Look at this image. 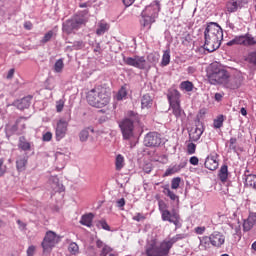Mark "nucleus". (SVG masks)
Segmentation results:
<instances>
[{
    "mask_svg": "<svg viewBox=\"0 0 256 256\" xmlns=\"http://www.w3.org/2000/svg\"><path fill=\"white\" fill-rule=\"evenodd\" d=\"M226 9L228 13H236V11L241 8L239 7L237 0H229L226 2Z\"/></svg>",
    "mask_w": 256,
    "mask_h": 256,
    "instance_id": "a878e982",
    "label": "nucleus"
},
{
    "mask_svg": "<svg viewBox=\"0 0 256 256\" xmlns=\"http://www.w3.org/2000/svg\"><path fill=\"white\" fill-rule=\"evenodd\" d=\"M170 111H172V114L176 119H185V110L181 108V104L170 105Z\"/></svg>",
    "mask_w": 256,
    "mask_h": 256,
    "instance_id": "6ab92c4d",
    "label": "nucleus"
},
{
    "mask_svg": "<svg viewBox=\"0 0 256 256\" xmlns=\"http://www.w3.org/2000/svg\"><path fill=\"white\" fill-rule=\"evenodd\" d=\"M167 99L169 105H179L181 104V93L177 89H173L168 92Z\"/></svg>",
    "mask_w": 256,
    "mask_h": 256,
    "instance_id": "f3484780",
    "label": "nucleus"
},
{
    "mask_svg": "<svg viewBox=\"0 0 256 256\" xmlns=\"http://www.w3.org/2000/svg\"><path fill=\"white\" fill-rule=\"evenodd\" d=\"M187 73H188V75H195V73H197V67L189 66L187 68Z\"/></svg>",
    "mask_w": 256,
    "mask_h": 256,
    "instance_id": "4d7b16f0",
    "label": "nucleus"
},
{
    "mask_svg": "<svg viewBox=\"0 0 256 256\" xmlns=\"http://www.w3.org/2000/svg\"><path fill=\"white\" fill-rule=\"evenodd\" d=\"M3 163H5V161L3 160V158H0V177H3L5 175V168H3Z\"/></svg>",
    "mask_w": 256,
    "mask_h": 256,
    "instance_id": "052dcab7",
    "label": "nucleus"
},
{
    "mask_svg": "<svg viewBox=\"0 0 256 256\" xmlns=\"http://www.w3.org/2000/svg\"><path fill=\"white\" fill-rule=\"evenodd\" d=\"M18 147L22 151H31V143H29L23 136L19 138Z\"/></svg>",
    "mask_w": 256,
    "mask_h": 256,
    "instance_id": "c85d7f7f",
    "label": "nucleus"
},
{
    "mask_svg": "<svg viewBox=\"0 0 256 256\" xmlns=\"http://www.w3.org/2000/svg\"><path fill=\"white\" fill-rule=\"evenodd\" d=\"M13 75H15V69H10L9 71H8V74H7V76H6V79H11L12 77H13Z\"/></svg>",
    "mask_w": 256,
    "mask_h": 256,
    "instance_id": "338daca9",
    "label": "nucleus"
},
{
    "mask_svg": "<svg viewBox=\"0 0 256 256\" xmlns=\"http://www.w3.org/2000/svg\"><path fill=\"white\" fill-rule=\"evenodd\" d=\"M159 11H161V5L159 1H154L150 5L146 6L141 12L140 25L144 29H151L155 19L159 17Z\"/></svg>",
    "mask_w": 256,
    "mask_h": 256,
    "instance_id": "7ed1b4c3",
    "label": "nucleus"
},
{
    "mask_svg": "<svg viewBox=\"0 0 256 256\" xmlns=\"http://www.w3.org/2000/svg\"><path fill=\"white\" fill-rule=\"evenodd\" d=\"M63 107H65V100L60 99L56 102V111L57 113H61L63 111Z\"/></svg>",
    "mask_w": 256,
    "mask_h": 256,
    "instance_id": "8fccbe9b",
    "label": "nucleus"
},
{
    "mask_svg": "<svg viewBox=\"0 0 256 256\" xmlns=\"http://www.w3.org/2000/svg\"><path fill=\"white\" fill-rule=\"evenodd\" d=\"M85 47V43L83 41H75L72 45V48L76 51H79V49H83Z\"/></svg>",
    "mask_w": 256,
    "mask_h": 256,
    "instance_id": "3c124183",
    "label": "nucleus"
},
{
    "mask_svg": "<svg viewBox=\"0 0 256 256\" xmlns=\"http://www.w3.org/2000/svg\"><path fill=\"white\" fill-rule=\"evenodd\" d=\"M149 63H158L159 62V54H149L147 57Z\"/></svg>",
    "mask_w": 256,
    "mask_h": 256,
    "instance_id": "09e8293b",
    "label": "nucleus"
},
{
    "mask_svg": "<svg viewBox=\"0 0 256 256\" xmlns=\"http://www.w3.org/2000/svg\"><path fill=\"white\" fill-rule=\"evenodd\" d=\"M179 185H181V178H173L171 181V189H179Z\"/></svg>",
    "mask_w": 256,
    "mask_h": 256,
    "instance_id": "49530a36",
    "label": "nucleus"
},
{
    "mask_svg": "<svg viewBox=\"0 0 256 256\" xmlns=\"http://www.w3.org/2000/svg\"><path fill=\"white\" fill-rule=\"evenodd\" d=\"M200 245L199 248L201 251H207L211 247V238L210 236H203L199 238Z\"/></svg>",
    "mask_w": 256,
    "mask_h": 256,
    "instance_id": "393cba45",
    "label": "nucleus"
},
{
    "mask_svg": "<svg viewBox=\"0 0 256 256\" xmlns=\"http://www.w3.org/2000/svg\"><path fill=\"white\" fill-rule=\"evenodd\" d=\"M31 99H33V97L26 96L20 100L14 101L13 105L20 111H23V109H29V107H31Z\"/></svg>",
    "mask_w": 256,
    "mask_h": 256,
    "instance_id": "a211bd4d",
    "label": "nucleus"
},
{
    "mask_svg": "<svg viewBox=\"0 0 256 256\" xmlns=\"http://www.w3.org/2000/svg\"><path fill=\"white\" fill-rule=\"evenodd\" d=\"M109 31V24L105 22H100L98 24V28L96 29V34L97 35H105Z\"/></svg>",
    "mask_w": 256,
    "mask_h": 256,
    "instance_id": "72a5a7b5",
    "label": "nucleus"
},
{
    "mask_svg": "<svg viewBox=\"0 0 256 256\" xmlns=\"http://www.w3.org/2000/svg\"><path fill=\"white\" fill-rule=\"evenodd\" d=\"M142 109H149L153 105V99L149 94H145L141 100Z\"/></svg>",
    "mask_w": 256,
    "mask_h": 256,
    "instance_id": "c756f323",
    "label": "nucleus"
},
{
    "mask_svg": "<svg viewBox=\"0 0 256 256\" xmlns=\"http://www.w3.org/2000/svg\"><path fill=\"white\" fill-rule=\"evenodd\" d=\"M89 11L83 10L74 15L70 20L63 23V31L70 35L74 31H79L87 23L89 17Z\"/></svg>",
    "mask_w": 256,
    "mask_h": 256,
    "instance_id": "39448f33",
    "label": "nucleus"
},
{
    "mask_svg": "<svg viewBox=\"0 0 256 256\" xmlns=\"http://www.w3.org/2000/svg\"><path fill=\"white\" fill-rule=\"evenodd\" d=\"M64 67H65V63H63V58H60L54 64V72L62 73Z\"/></svg>",
    "mask_w": 256,
    "mask_h": 256,
    "instance_id": "4c0bfd02",
    "label": "nucleus"
},
{
    "mask_svg": "<svg viewBox=\"0 0 256 256\" xmlns=\"http://www.w3.org/2000/svg\"><path fill=\"white\" fill-rule=\"evenodd\" d=\"M117 101H123V99H127V88L122 86L116 95Z\"/></svg>",
    "mask_w": 256,
    "mask_h": 256,
    "instance_id": "58836bf2",
    "label": "nucleus"
},
{
    "mask_svg": "<svg viewBox=\"0 0 256 256\" xmlns=\"http://www.w3.org/2000/svg\"><path fill=\"white\" fill-rule=\"evenodd\" d=\"M94 217L95 215L93 213L84 214L80 219V224L84 225L85 227H93Z\"/></svg>",
    "mask_w": 256,
    "mask_h": 256,
    "instance_id": "4be33fe9",
    "label": "nucleus"
},
{
    "mask_svg": "<svg viewBox=\"0 0 256 256\" xmlns=\"http://www.w3.org/2000/svg\"><path fill=\"white\" fill-rule=\"evenodd\" d=\"M96 227H98V229H104V231H111V227L107 224L105 219L98 220L96 222Z\"/></svg>",
    "mask_w": 256,
    "mask_h": 256,
    "instance_id": "ea45409f",
    "label": "nucleus"
},
{
    "mask_svg": "<svg viewBox=\"0 0 256 256\" xmlns=\"http://www.w3.org/2000/svg\"><path fill=\"white\" fill-rule=\"evenodd\" d=\"M122 61L129 67H135V69L145 70L147 67V60L143 56L127 57L122 54Z\"/></svg>",
    "mask_w": 256,
    "mask_h": 256,
    "instance_id": "6e6552de",
    "label": "nucleus"
},
{
    "mask_svg": "<svg viewBox=\"0 0 256 256\" xmlns=\"http://www.w3.org/2000/svg\"><path fill=\"white\" fill-rule=\"evenodd\" d=\"M161 143V134L157 132H150L144 137L145 147H159Z\"/></svg>",
    "mask_w": 256,
    "mask_h": 256,
    "instance_id": "9b49d317",
    "label": "nucleus"
},
{
    "mask_svg": "<svg viewBox=\"0 0 256 256\" xmlns=\"http://www.w3.org/2000/svg\"><path fill=\"white\" fill-rule=\"evenodd\" d=\"M211 245L213 247H221L225 244V236L221 232H213L210 235Z\"/></svg>",
    "mask_w": 256,
    "mask_h": 256,
    "instance_id": "dca6fc26",
    "label": "nucleus"
},
{
    "mask_svg": "<svg viewBox=\"0 0 256 256\" xmlns=\"http://www.w3.org/2000/svg\"><path fill=\"white\" fill-rule=\"evenodd\" d=\"M256 226V212H250L247 219L243 220V231L249 233Z\"/></svg>",
    "mask_w": 256,
    "mask_h": 256,
    "instance_id": "2eb2a0df",
    "label": "nucleus"
},
{
    "mask_svg": "<svg viewBox=\"0 0 256 256\" xmlns=\"http://www.w3.org/2000/svg\"><path fill=\"white\" fill-rule=\"evenodd\" d=\"M207 77L210 85H224L229 79V72L221 68L219 64H212Z\"/></svg>",
    "mask_w": 256,
    "mask_h": 256,
    "instance_id": "0eeeda50",
    "label": "nucleus"
},
{
    "mask_svg": "<svg viewBox=\"0 0 256 256\" xmlns=\"http://www.w3.org/2000/svg\"><path fill=\"white\" fill-rule=\"evenodd\" d=\"M241 85H243V77L239 74L234 76H228L226 82H224V87H226V89H239Z\"/></svg>",
    "mask_w": 256,
    "mask_h": 256,
    "instance_id": "f8f14e48",
    "label": "nucleus"
},
{
    "mask_svg": "<svg viewBox=\"0 0 256 256\" xmlns=\"http://www.w3.org/2000/svg\"><path fill=\"white\" fill-rule=\"evenodd\" d=\"M223 41V28L217 22H209L204 30V49L213 53L221 47Z\"/></svg>",
    "mask_w": 256,
    "mask_h": 256,
    "instance_id": "f257e3e1",
    "label": "nucleus"
},
{
    "mask_svg": "<svg viewBox=\"0 0 256 256\" xmlns=\"http://www.w3.org/2000/svg\"><path fill=\"white\" fill-rule=\"evenodd\" d=\"M163 193H164V195L169 197V199H171V201H179V197L175 194V192L171 191V189H169V187H165L163 190Z\"/></svg>",
    "mask_w": 256,
    "mask_h": 256,
    "instance_id": "e433bc0d",
    "label": "nucleus"
},
{
    "mask_svg": "<svg viewBox=\"0 0 256 256\" xmlns=\"http://www.w3.org/2000/svg\"><path fill=\"white\" fill-rule=\"evenodd\" d=\"M115 165H116V170L117 171H121L122 167H125V158L123 157V155L118 154L116 156Z\"/></svg>",
    "mask_w": 256,
    "mask_h": 256,
    "instance_id": "c9c22d12",
    "label": "nucleus"
},
{
    "mask_svg": "<svg viewBox=\"0 0 256 256\" xmlns=\"http://www.w3.org/2000/svg\"><path fill=\"white\" fill-rule=\"evenodd\" d=\"M24 29H26L27 31H31V29H33V23H31V21H26L24 23Z\"/></svg>",
    "mask_w": 256,
    "mask_h": 256,
    "instance_id": "e2e57ef3",
    "label": "nucleus"
},
{
    "mask_svg": "<svg viewBox=\"0 0 256 256\" xmlns=\"http://www.w3.org/2000/svg\"><path fill=\"white\" fill-rule=\"evenodd\" d=\"M68 251L73 255H75L76 253H79V245H77V243L75 242L70 243L68 246Z\"/></svg>",
    "mask_w": 256,
    "mask_h": 256,
    "instance_id": "37998d69",
    "label": "nucleus"
},
{
    "mask_svg": "<svg viewBox=\"0 0 256 256\" xmlns=\"http://www.w3.org/2000/svg\"><path fill=\"white\" fill-rule=\"evenodd\" d=\"M27 255L28 256H33L35 255V246H29L27 249Z\"/></svg>",
    "mask_w": 256,
    "mask_h": 256,
    "instance_id": "0e129e2a",
    "label": "nucleus"
},
{
    "mask_svg": "<svg viewBox=\"0 0 256 256\" xmlns=\"http://www.w3.org/2000/svg\"><path fill=\"white\" fill-rule=\"evenodd\" d=\"M57 243H59V237L57 234L53 231H48L46 232L42 242L43 250L49 252L51 249H53V247H55V245H57Z\"/></svg>",
    "mask_w": 256,
    "mask_h": 256,
    "instance_id": "9d476101",
    "label": "nucleus"
},
{
    "mask_svg": "<svg viewBox=\"0 0 256 256\" xmlns=\"http://www.w3.org/2000/svg\"><path fill=\"white\" fill-rule=\"evenodd\" d=\"M245 185L252 187L256 191V175L249 174L245 178Z\"/></svg>",
    "mask_w": 256,
    "mask_h": 256,
    "instance_id": "2f4dec72",
    "label": "nucleus"
},
{
    "mask_svg": "<svg viewBox=\"0 0 256 256\" xmlns=\"http://www.w3.org/2000/svg\"><path fill=\"white\" fill-rule=\"evenodd\" d=\"M171 63V51L170 50H165L162 56L161 60V66L162 67H167Z\"/></svg>",
    "mask_w": 256,
    "mask_h": 256,
    "instance_id": "473e14b6",
    "label": "nucleus"
},
{
    "mask_svg": "<svg viewBox=\"0 0 256 256\" xmlns=\"http://www.w3.org/2000/svg\"><path fill=\"white\" fill-rule=\"evenodd\" d=\"M233 45H237V40L235 37L232 40H230L229 42H227L228 47H233Z\"/></svg>",
    "mask_w": 256,
    "mask_h": 256,
    "instance_id": "774afa93",
    "label": "nucleus"
},
{
    "mask_svg": "<svg viewBox=\"0 0 256 256\" xmlns=\"http://www.w3.org/2000/svg\"><path fill=\"white\" fill-rule=\"evenodd\" d=\"M89 131H91V133L94 132L93 128H85L83 129L80 133H79V139L81 141V143H86V141L89 139Z\"/></svg>",
    "mask_w": 256,
    "mask_h": 256,
    "instance_id": "7c9ffc66",
    "label": "nucleus"
},
{
    "mask_svg": "<svg viewBox=\"0 0 256 256\" xmlns=\"http://www.w3.org/2000/svg\"><path fill=\"white\" fill-rule=\"evenodd\" d=\"M189 161L190 165H199V158L197 156H192Z\"/></svg>",
    "mask_w": 256,
    "mask_h": 256,
    "instance_id": "680f3d73",
    "label": "nucleus"
},
{
    "mask_svg": "<svg viewBox=\"0 0 256 256\" xmlns=\"http://www.w3.org/2000/svg\"><path fill=\"white\" fill-rule=\"evenodd\" d=\"M158 208L161 215H163L165 211H169V206H167V203H165L163 200L158 202Z\"/></svg>",
    "mask_w": 256,
    "mask_h": 256,
    "instance_id": "c03bdc74",
    "label": "nucleus"
},
{
    "mask_svg": "<svg viewBox=\"0 0 256 256\" xmlns=\"http://www.w3.org/2000/svg\"><path fill=\"white\" fill-rule=\"evenodd\" d=\"M218 177L222 183H227V179H229V167L226 164L221 166Z\"/></svg>",
    "mask_w": 256,
    "mask_h": 256,
    "instance_id": "b1692460",
    "label": "nucleus"
},
{
    "mask_svg": "<svg viewBox=\"0 0 256 256\" xmlns=\"http://www.w3.org/2000/svg\"><path fill=\"white\" fill-rule=\"evenodd\" d=\"M222 127H223V115H220L217 117V119L214 120V128L221 129Z\"/></svg>",
    "mask_w": 256,
    "mask_h": 256,
    "instance_id": "a18cd8bd",
    "label": "nucleus"
},
{
    "mask_svg": "<svg viewBox=\"0 0 256 256\" xmlns=\"http://www.w3.org/2000/svg\"><path fill=\"white\" fill-rule=\"evenodd\" d=\"M116 207H118V209H121V211H123V208L125 207V198H120L116 201Z\"/></svg>",
    "mask_w": 256,
    "mask_h": 256,
    "instance_id": "603ef678",
    "label": "nucleus"
},
{
    "mask_svg": "<svg viewBox=\"0 0 256 256\" xmlns=\"http://www.w3.org/2000/svg\"><path fill=\"white\" fill-rule=\"evenodd\" d=\"M50 181L52 183V189L55 191V193H63V191H65V186L59 182V178L57 176L50 178Z\"/></svg>",
    "mask_w": 256,
    "mask_h": 256,
    "instance_id": "412c9836",
    "label": "nucleus"
},
{
    "mask_svg": "<svg viewBox=\"0 0 256 256\" xmlns=\"http://www.w3.org/2000/svg\"><path fill=\"white\" fill-rule=\"evenodd\" d=\"M51 139H53V133H51V132H46L42 136V140L44 142H49V141H51Z\"/></svg>",
    "mask_w": 256,
    "mask_h": 256,
    "instance_id": "864d4df0",
    "label": "nucleus"
},
{
    "mask_svg": "<svg viewBox=\"0 0 256 256\" xmlns=\"http://www.w3.org/2000/svg\"><path fill=\"white\" fill-rule=\"evenodd\" d=\"M125 7H131L133 3H135V0H122Z\"/></svg>",
    "mask_w": 256,
    "mask_h": 256,
    "instance_id": "69168bd1",
    "label": "nucleus"
},
{
    "mask_svg": "<svg viewBox=\"0 0 256 256\" xmlns=\"http://www.w3.org/2000/svg\"><path fill=\"white\" fill-rule=\"evenodd\" d=\"M205 226H198L195 228V233L197 235H203L205 233Z\"/></svg>",
    "mask_w": 256,
    "mask_h": 256,
    "instance_id": "6e6d98bb",
    "label": "nucleus"
},
{
    "mask_svg": "<svg viewBox=\"0 0 256 256\" xmlns=\"http://www.w3.org/2000/svg\"><path fill=\"white\" fill-rule=\"evenodd\" d=\"M67 127H69V123L67 121L59 120L57 122L55 128L56 141H61V139H64L65 135H67Z\"/></svg>",
    "mask_w": 256,
    "mask_h": 256,
    "instance_id": "ddd939ff",
    "label": "nucleus"
},
{
    "mask_svg": "<svg viewBox=\"0 0 256 256\" xmlns=\"http://www.w3.org/2000/svg\"><path fill=\"white\" fill-rule=\"evenodd\" d=\"M109 101H111V96H109L105 88H94L87 94V102L89 105L98 109L109 105Z\"/></svg>",
    "mask_w": 256,
    "mask_h": 256,
    "instance_id": "20e7f679",
    "label": "nucleus"
},
{
    "mask_svg": "<svg viewBox=\"0 0 256 256\" xmlns=\"http://www.w3.org/2000/svg\"><path fill=\"white\" fill-rule=\"evenodd\" d=\"M236 3H238L240 9H243L249 3V0H236Z\"/></svg>",
    "mask_w": 256,
    "mask_h": 256,
    "instance_id": "bf43d9fd",
    "label": "nucleus"
},
{
    "mask_svg": "<svg viewBox=\"0 0 256 256\" xmlns=\"http://www.w3.org/2000/svg\"><path fill=\"white\" fill-rule=\"evenodd\" d=\"M196 149H197V145H195V143H189L187 145V153H188V155H195Z\"/></svg>",
    "mask_w": 256,
    "mask_h": 256,
    "instance_id": "de8ad7c7",
    "label": "nucleus"
},
{
    "mask_svg": "<svg viewBox=\"0 0 256 256\" xmlns=\"http://www.w3.org/2000/svg\"><path fill=\"white\" fill-rule=\"evenodd\" d=\"M162 221H167L168 223H173L176 229L181 228V216L179 212L175 209L166 210L164 213L161 214Z\"/></svg>",
    "mask_w": 256,
    "mask_h": 256,
    "instance_id": "1a4fd4ad",
    "label": "nucleus"
},
{
    "mask_svg": "<svg viewBox=\"0 0 256 256\" xmlns=\"http://www.w3.org/2000/svg\"><path fill=\"white\" fill-rule=\"evenodd\" d=\"M229 143V149H231L232 151H237V146H235V143H237V138H230Z\"/></svg>",
    "mask_w": 256,
    "mask_h": 256,
    "instance_id": "5fc2aeb1",
    "label": "nucleus"
},
{
    "mask_svg": "<svg viewBox=\"0 0 256 256\" xmlns=\"http://www.w3.org/2000/svg\"><path fill=\"white\" fill-rule=\"evenodd\" d=\"M96 247L98 249H102L100 251V256H107L109 255L110 253H113V248H111V246L105 244L102 240H97L96 241Z\"/></svg>",
    "mask_w": 256,
    "mask_h": 256,
    "instance_id": "aec40b11",
    "label": "nucleus"
},
{
    "mask_svg": "<svg viewBox=\"0 0 256 256\" xmlns=\"http://www.w3.org/2000/svg\"><path fill=\"white\" fill-rule=\"evenodd\" d=\"M25 167H27V157H25V156L19 157L16 160L17 171H19L21 173L22 171H25Z\"/></svg>",
    "mask_w": 256,
    "mask_h": 256,
    "instance_id": "bb28decb",
    "label": "nucleus"
},
{
    "mask_svg": "<svg viewBox=\"0 0 256 256\" xmlns=\"http://www.w3.org/2000/svg\"><path fill=\"white\" fill-rule=\"evenodd\" d=\"M177 238L174 236L168 241H163L159 246L156 244H149L146 246V255L147 256H169L173 245L177 243Z\"/></svg>",
    "mask_w": 256,
    "mask_h": 256,
    "instance_id": "423d86ee",
    "label": "nucleus"
},
{
    "mask_svg": "<svg viewBox=\"0 0 256 256\" xmlns=\"http://www.w3.org/2000/svg\"><path fill=\"white\" fill-rule=\"evenodd\" d=\"M127 118L119 122L120 131L124 141L135 139V126L139 123V114L129 111Z\"/></svg>",
    "mask_w": 256,
    "mask_h": 256,
    "instance_id": "f03ea898",
    "label": "nucleus"
},
{
    "mask_svg": "<svg viewBox=\"0 0 256 256\" xmlns=\"http://www.w3.org/2000/svg\"><path fill=\"white\" fill-rule=\"evenodd\" d=\"M235 38L237 45H243L244 47H253V45H256L255 38L249 34L235 36Z\"/></svg>",
    "mask_w": 256,
    "mask_h": 256,
    "instance_id": "4468645a",
    "label": "nucleus"
},
{
    "mask_svg": "<svg viewBox=\"0 0 256 256\" xmlns=\"http://www.w3.org/2000/svg\"><path fill=\"white\" fill-rule=\"evenodd\" d=\"M205 168L209 169V171H215L219 167V162L215 159V157H208L204 163Z\"/></svg>",
    "mask_w": 256,
    "mask_h": 256,
    "instance_id": "5701e85b",
    "label": "nucleus"
},
{
    "mask_svg": "<svg viewBox=\"0 0 256 256\" xmlns=\"http://www.w3.org/2000/svg\"><path fill=\"white\" fill-rule=\"evenodd\" d=\"M53 35H55V32H53V30H49L44 37L42 38V40L40 41V43H42V45H45V43H49V41L51 39H53Z\"/></svg>",
    "mask_w": 256,
    "mask_h": 256,
    "instance_id": "79ce46f5",
    "label": "nucleus"
},
{
    "mask_svg": "<svg viewBox=\"0 0 256 256\" xmlns=\"http://www.w3.org/2000/svg\"><path fill=\"white\" fill-rule=\"evenodd\" d=\"M180 89L186 91L187 93L193 91V82L187 80L180 83Z\"/></svg>",
    "mask_w": 256,
    "mask_h": 256,
    "instance_id": "f704fd0d",
    "label": "nucleus"
},
{
    "mask_svg": "<svg viewBox=\"0 0 256 256\" xmlns=\"http://www.w3.org/2000/svg\"><path fill=\"white\" fill-rule=\"evenodd\" d=\"M181 171V168L179 165H174L171 168H168L165 172V176L169 177L170 175H175V173H179Z\"/></svg>",
    "mask_w": 256,
    "mask_h": 256,
    "instance_id": "a19ab883",
    "label": "nucleus"
},
{
    "mask_svg": "<svg viewBox=\"0 0 256 256\" xmlns=\"http://www.w3.org/2000/svg\"><path fill=\"white\" fill-rule=\"evenodd\" d=\"M201 135H203V128H195V130L189 134L190 141H199L201 139Z\"/></svg>",
    "mask_w": 256,
    "mask_h": 256,
    "instance_id": "cd10ccee",
    "label": "nucleus"
},
{
    "mask_svg": "<svg viewBox=\"0 0 256 256\" xmlns=\"http://www.w3.org/2000/svg\"><path fill=\"white\" fill-rule=\"evenodd\" d=\"M143 219H145V216H143L141 213H137V215L133 217V221H137L138 223L143 221Z\"/></svg>",
    "mask_w": 256,
    "mask_h": 256,
    "instance_id": "13d9d810",
    "label": "nucleus"
}]
</instances>
